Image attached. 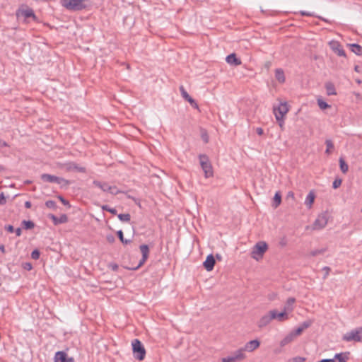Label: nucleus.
<instances>
[{"label":"nucleus","mask_w":362,"mask_h":362,"mask_svg":"<svg viewBox=\"0 0 362 362\" xmlns=\"http://www.w3.org/2000/svg\"><path fill=\"white\" fill-rule=\"evenodd\" d=\"M268 249L269 245L266 242L259 241L252 247L250 257L255 261L260 262Z\"/></svg>","instance_id":"obj_1"},{"label":"nucleus","mask_w":362,"mask_h":362,"mask_svg":"<svg viewBox=\"0 0 362 362\" xmlns=\"http://www.w3.org/2000/svg\"><path fill=\"white\" fill-rule=\"evenodd\" d=\"M279 104L274 105L272 107L273 114L275 118H286L291 106L286 100H279Z\"/></svg>","instance_id":"obj_2"},{"label":"nucleus","mask_w":362,"mask_h":362,"mask_svg":"<svg viewBox=\"0 0 362 362\" xmlns=\"http://www.w3.org/2000/svg\"><path fill=\"white\" fill-rule=\"evenodd\" d=\"M89 4V0H64L63 6L68 10L79 11L84 9Z\"/></svg>","instance_id":"obj_3"},{"label":"nucleus","mask_w":362,"mask_h":362,"mask_svg":"<svg viewBox=\"0 0 362 362\" xmlns=\"http://www.w3.org/2000/svg\"><path fill=\"white\" fill-rule=\"evenodd\" d=\"M293 311V308H284V309L279 312L276 309L270 310L273 320H276L279 322H285L290 318V313Z\"/></svg>","instance_id":"obj_4"},{"label":"nucleus","mask_w":362,"mask_h":362,"mask_svg":"<svg viewBox=\"0 0 362 362\" xmlns=\"http://www.w3.org/2000/svg\"><path fill=\"white\" fill-rule=\"evenodd\" d=\"M342 339L344 341H362V327L352 329L342 336Z\"/></svg>","instance_id":"obj_5"},{"label":"nucleus","mask_w":362,"mask_h":362,"mask_svg":"<svg viewBox=\"0 0 362 362\" xmlns=\"http://www.w3.org/2000/svg\"><path fill=\"white\" fill-rule=\"evenodd\" d=\"M199 159L205 177L209 178L213 177L214 170L209 158L205 155H200Z\"/></svg>","instance_id":"obj_6"},{"label":"nucleus","mask_w":362,"mask_h":362,"mask_svg":"<svg viewBox=\"0 0 362 362\" xmlns=\"http://www.w3.org/2000/svg\"><path fill=\"white\" fill-rule=\"evenodd\" d=\"M132 346L134 357L139 361H142L145 357L146 351L141 342L139 339H134Z\"/></svg>","instance_id":"obj_7"},{"label":"nucleus","mask_w":362,"mask_h":362,"mask_svg":"<svg viewBox=\"0 0 362 362\" xmlns=\"http://www.w3.org/2000/svg\"><path fill=\"white\" fill-rule=\"evenodd\" d=\"M93 183L95 187H99L103 192H107L112 194H117L119 192V190L116 186L110 185L107 182L95 180Z\"/></svg>","instance_id":"obj_8"},{"label":"nucleus","mask_w":362,"mask_h":362,"mask_svg":"<svg viewBox=\"0 0 362 362\" xmlns=\"http://www.w3.org/2000/svg\"><path fill=\"white\" fill-rule=\"evenodd\" d=\"M41 179L46 182H56L62 185H68L69 184V181L65 179L49 174H42Z\"/></svg>","instance_id":"obj_9"},{"label":"nucleus","mask_w":362,"mask_h":362,"mask_svg":"<svg viewBox=\"0 0 362 362\" xmlns=\"http://www.w3.org/2000/svg\"><path fill=\"white\" fill-rule=\"evenodd\" d=\"M331 49L336 53L338 56L345 57V52L341 45L337 40H332L329 42Z\"/></svg>","instance_id":"obj_10"},{"label":"nucleus","mask_w":362,"mask_h":362,"mask_svg":"<svg viewBox=\"0 0 362 362\" xmlns=\"http://www.w3.org/2000/svg\"><path fill=\"white\" fill-rule=\"evenodd\" d=\"M246 357H247V356L245 354V351L243 349V348L242 347V348L236 350L234 352L233 356L227 357V358L228 359V361L230 362H236V361H243V360L245 359Z\"/></svg>","instance_id":"obj_11"},{"label":"nucleus","mask_w":362,"mask_h":362,"mask_svg":"<svg viewBox=\"0 0 362 362\" xmlns=\"http://www.w3.org/2000/svg\"><path fill=\"white\" fill-rule=\"evenodd\" d=\"M260 346V341L258 339H253L247 341L243 347L245 351L253 352L257 350Z\"/></svg>","instance_id":"obj_12"},{"label":"nucleus","mask_w":362,"mask_h":362,"mask_svg":"<svg viewBox=\"0 0 362 362\" xmlns=\"http://www.w3.org/2000/svg\"><path fill=\"white\" fill-rule=\"evenodd\" d=\"M273 320L270 310L262 315L257 322V325L259 328H263L269 325Z\"/></svg>","instance_id":"obj_13"},{"label":"nucleus","mask_w":362,"mask_h":362,"mask_svg":"<svg viewBox=\"0 0 362 362\" xmlns=\"http://www.w3.org/2000/svg\"><path fill=\"white\" fill-rule=\"evenodd\" d=\"M64 169L68 172L85 173L86 168L80 166L75 163H68L64 165Z\"/></svg>","instance_id":"obj_14"},{"label":"nucleus","mask_w":362,"mask_h":362,"mask_svg":"<svg viewBox=\"0 0 362 362\" xmlns=\"http://www.w3.org/2000/svg\"><path fill=\"white\" fill-rule=\"evenodd\" d=\"M54 362H74V358L69 357L64 351H58L55 354Z\"/></svg>","instance_id":"obj_15"},{"label":"nucleus","mask_w":362,"mask_h":362,"mask_svg":"<svg viewBox=\"0 0 362 362\" xmlns=\"http://www.w3.org/2000/svg\"><path fill=\"white\" fill-rule=\"evenodd\" d=\"M216 261L213 255H209L206 257V260L204 262V267L208 271L211 272L213 270Z\"/></svg>","instance_id":"obj_16"},{"label":"nucleus","mask_w":362,"mask_h":362,"mask_svg":"<svg viewBox=\"0 0 362 362\" xmlns=\"http://www.w3.org/2000/svg\"><path fill=\"white\" fill-rule=\"evenodd\" d=\"M311 321L304 322L300 327H298L295 330L291 331V332L292 333V334L294 335L295 338H296L297 337L300 336L302 334L304 329L309 327L311 325Z\"/></svg>","instance_id":"obj_17"},{"label":"nucleus","mask_w":362,"mask_h":362,"mask_svg":"<svg viewBox=\"0 0 362 362\" xmlns=\"http://www.w3.org/2000/svg\"><path fill=\"white\" fill-rule=\"evenodd\" d=\"M140 251L142 254V259L140 261L139 265L144 264L148 257L149 248L146 245H141L140 246Z\"/></svg>","instance_id":"obj_18"},{"label":"nucleus","mask_w":362,"mask_h":362,"mask_svg":"<svg viewBox=\"0 0 362 362\" xmlns=\"http://www.w3.org/2000/svg\"><path fill=\"white\" fill-rule=\"evenodd\" d=\"M295 339L294 335L290 332L279 341V345L281 347H284L293 342Z\"/></svg>","instance_id":"obj_19"},{"label":"nucleus","mask_w":362,"mask_h":362,"mask_svg":"<svg viewBox=\"0 0 362 362\" xmlns=\"http://www.w3.org/2000/svg\"><path fill=\"white\" fill-rule=\"evenodd\" d=\"M182 96L188 101L194 107L198 108V105L196 103V102L189 96V95L187 93V92L185 90L183 86H181L180 88Z\"/></svg>","instance_id":"obj_20"},{"label":"nucleus","mask_w":362,"mask_h":362,"mask_svg":"<svg viewBox=\"0 0 362 362\" xmlns=\"http://www.w3.org/2000/svg\"><path fill=\"white\" fill-rule=\"evenodd\" d=\"M315 199V194L313 191H310L308 194L305 200V204L307 206L308 209H311L313 206V204Z\"/></svg>","instance_id":"obj_21"},{"label":"nucleus","mask_w":362,"mask_h":362,"mask_svg":"<svg viewBox=\"0 0 362 362\" xmlns=\"http://www.w3.org/2000/svg\"><path fill=\"white\" fill-rule=\"evenodd\" d=\"M226 61L229 64L238 66L241 64V60L237 58L236 54L233 53L226 57Z\"/></svg>","instance_id":"obj_22"},{"label":"nucleus","mask_w":362,"mask_h":362,"mask_svg":"<svg viewBox=\"0 0 362 362\" xmlns=\"http://www.w3.org/2000/svg\"><path fill=\"white\" fill-rule=\"evenodd\" d=\"M17 15H21L25 18L34 16L33 11L28 7H21L17 13Z\"/></svg>","instance_id":"obj_23"},{"label":"nucleus","mask_w":362,"mask_h":362,"mask_svg":"<svg viewBox=\"0 0 362 362\" xmlns=\"http://www.w3.org/2000/svg\"><path fill=\"white\" fill-rule=\"evenodd\" d=\"M275 78L280 83H284L286 81L284 72L281 69H277L275 71Z\"/></svg>","instance_id":"obj_24"},{"label":"nucleus","mask_w":362,"mask_h":362,"mask_svg":"<svg viewBox=\"0 0 362 362\" xmlns=\"http://www.w3.org/2000/svg\"><path fill=\"white\" fill-rule=\"evenodd\" d=\"M326 251L325 248H317L310 250L308 252V256L309 257H316L318 255H323Z\"/></svg>","instance_id":"obj_25"},{"label":"nucleus","mask_w":362,"mask_h":362,"mask_svg":"<svg viewBox=\"0 0 362 362\" xmlns=\"http://www.w3.org/2000/svg\"><path fill=\"white\" fill-rule=\"evenodd\" d=\"M349 46L351 48V52H353L356 55L361 56L362 55V47L358 44H349Z\"/></svg>","instance_id":"obj_26"},{"label":"nucleus","mask_w":362,"mask_h":362,"mask_svg":"<svg viewBox=\"0 0 362 362\" xmlns=\"http://www.w3.org/2000/svg\"><path fill=\"white\" fill-rule=\"evenodd\" d=\"M273 206L276 209L281 203V195L280 192H276L273 199Z\"/></svg>","instance_id":"obj_27"},{"label":"nucleus","mask_w":362,"mask_h":362,"mask_svg":"<svg viewBox=\"0 0 362 362\" xmlns=\"http://www.w3.org/2000/svg\"><path fill=\"white\" fill-rule=\"evenodd\" d=\"M348 359V357L345 354L341 353L337 354L334 356L332 360H333L334 362H346Z\"/></svg>","instance_id":"obj_28"},{"label":"nucleus","mask_w":362,"mask_h":362,"mask_svg":"<svg viewBox=\"0 0 362 362\" xmlns=\"http://www.w3.org/2000/svg\"><path fill=\"white\" fill-rule=\"evenodd\" d=\"M50 218L54 221V224L66 223L68 220L67 216L66 215H62L59 218H57L55 216L51 215Z\"/></svg>","instance_id":"obj_29"},{"label":"nucleus","mask_w":362,"mask_h":362,"mask_svg":"<svg viewBox=\"0 0 362 362\" xmlns=\"http://www.w3.org/2000/svg\"><path fill=\"white\" fill-rule=\"evenodd\" d=\"M325 88H326L327 94L328 95H337V92H336L334 86L333 84L327 83V84H326Z\"/></svg>","instance_id":"obj_30"},{"label":"nucleus","mask_w":362,"mask_h":362,"mask_svg":"<svg viewBox=\"0 0 362 362\" xmlns=\"http://www.w3.org/2000/svg\"><path fill=\"white\" fill-rule=\"evenodd\" d=\"M339 165H340V170L343 173H346L349 170V166L347 163L345 162L344 159L342 158H339Z\"/></svg>","instance_id":"obj_31"},{"label":"nucleus","mask_w":362,"mask_h":362,"mask_svg":"<svg viewBox=\"0 0 362 362\" xmlns=\"http://www.w3.org/2000/svg\"><path fill=\"white\" fill-rule=\"evenodd\" d=\"M317 102L319 107L322 110L330 107V105L324 101L321 98H318L317 99Z\"/></svg>","instance_id":"obj_32"},{"label":"nucleus","mask_w":362,"mask_h":362,"mask_svg":"<svg viewBox=\"0 0 362 362\" xmlns=\"http://www.w3.org/2000/svg\"><path fill=\"white\" fill-rule=\"evenodd\" d=\"M327 149L325 152L328 154L331 153L334 149V145L330 140H327L325 142Z\"/></svg>","instance_id":"obj_33"},{"label":"nucleus","mask_w":362,"mask_h":362,"mask_svg":"<svg viewBox=\"0 0 362 362\" xmlns=\"http://www.w3.org/2000/svg\"><path fill=\"white\" fill-rule=\"evenodd\" d=\"M295 302H296V299L294 298H293V297L288 298L286 300V306L284 308H293V304L295 303Z\"/></svg>","instance_id":"obj_34"},{"label":"nucleus","mask_w":362,"mask_h":362,"mask_svg":"<svg viewBox=\"0 0 362 362\" xmlns=\"http://www.w3.org/2000/svg\"><path fill=\"white\" fill-rule=\"evenodd\" d=\"M118 218L122 221L128 222L130 221V215L129 214H122L118 215Z\"/></svg>","instance_id":"obj_35"},{"label":"nucleus","mask_w":362,"mask_h":362,"mask_svg":"<svg viewBox=\"0 0 362 362\" xmlns=\"http://www.w3.org/2000/svg\"><path fill=\"white\" fill-rule=\"evenodd\" d=\"M23 226L25 229H31L34 227V223L30 221H23Z\"/></svg>","instance_id":"obj_36"},{"label":"nucleus","mask_w":362,"mask_h":362,"mask_svg":"<svg viewBox=\"0 0 362 362\" xmlns=\"http://www.w3.org/2000/svg\"><path fill=\"white\" fill-rule=\"evenodd\" d=\"M117 233V235H118L119 240L122 241V243L127 244V243H130V240H126L124 238L123 232L122 230H118Z\"/></svg>","instance_id":"obj_37"},{"label":"nucleus","mask_w":362,"mask_h":362,"mask_svg":"<svg viewBox=\"0 0 362 362\" xmlns=\"http://www.w3.org/2000/svg\"><path fill=\"white\" fill-rule=\"evenodd\" d=\"M276 122H278L280 128L283 130L284 128V123L286 118H275Z\"/></svg>","instance_id":"obj_38"},{"label":"nucleus","mask_w":362,"mask_h":362,"mask_svg":"<svg viewBox=\"0 0 362 362\" xmlns=\"http://www.w3.org/2000/svg\"><path fill=\"white\" fill-rule=\"evenodd\" d=\"M342 180L341 179H335L333 182L332 186L334 189H337L341 185Z\"/></svg>","instance_id":"obj_39"},{"label":"nucleus","mask_w":362,"mask_h":362,"mask_svg":"<svg viewBox=\"0 0 362 362\" xmlns=\"http://www.w3.org/2000/svg\"><path fill=\"white\" fill-rule=\"evenodd\" d=\"M305 358L300 356H296L289 360V362H304Z\"/></svg>","instance_id":"obj_40"},{"label":"nucleus","mask_w":362,"mask_h":362,"mask_svg":"<svg viewBox=\"0 0 362 362\" xmlns=\"http://www.w3.org/2000/svg\"><path fill=\"white\" fill-rule=\"evenodd\" d=\"M102 209L103 210H105V211H107L110 212L111 214H112L114 215H115L117 214V211L115 209L109 208L107 205H103L102 206Z\"/></svg>","instance_id":"obj_41"},{"label":"nucleus","mask_w":362,"mask_h":362,"mask_svg":"<svg viewBox=\"0 0 362 362\" xmlns=\"http://www.w3.org/2000/svg\"><path fill=\"white\" fill-rule=\"evenodd\" d=\"M31 257L34 259H37L40 257V252L37 250H35L31 253Z\"/></svg>","instance_id":"obj_42"},{"label":"nucleus","mask_w":362,"mask_h":362,"mask_svg":"<svg viewBox=\"0 0 362 362\" xmlns=\"http://www.w3.org/2000/svg\"><path fill=\"white\" fill-rule=\"evenodd\" d=\"M22 267L24 269L30 271L33 269V266L30 262H25L22 264Z\"/></svg>","instance_id":"obj_43"},{"label":"nucleus","mask_w":362,"mask_h":362,"mask_svg":"<svg viewBox=\"0 0 362 362\" xmlns=\"http://www.w3.org/2000/svg\"><path fill=\"white\" fill-rule=\"evenodd\" d=\"M300 14L301 16H314V13L312 12H307L304 11H300Z\"/></svg>","instance_id":"obj_44"},{"label":"nucleus","mask_w":362,"mask_h":362,"mask_svg":"<svg viewBox=\"0 0 362 362\" xmlns=\"http://www.w3.org/2000/svg\"><path fill=\"white\" fill-rule=\"evenodd\" d=\"M6 202V199L3 193L0 194V205H3Z\"/></svg>","instance_id":"obj_45"},{"label":"nucleus","mask_w":362,"mask_h":362,"mask_svg":"<svg viewBox=\"0 0 362 362\" xmlns=\"http://www.w3.org/2000/svg\"><path fill=\"white\" fill-rule=\"evenodd\" d=\"M45 204L49 208L55 207V203L53 201H47V202H46Z\"/></svg>","instance_id":"obj_46"},{"label":"nucleus","mask_w":362,"mask_h":362,"mask_svg":"<svg viewBox=\"0 0 362 362\" xmlns=\"http://www.w3.org/2000/svg\"><path fill=\"white\" fill-rule=\"evenodd\" d=\"M106 239L110 243H113L115 242V237L112 235H107Z\"/></svg>","instance_id":"obj_47"},{"label":"nucleus","mask_w":362,"mask_h":362,"mask_svg":"<svg viewBox=\"0 0 362 362\" xmlns=\"http://www.w3.org/2000/svg\"><path fill=\"white\" fill-rule=\"evenodd\" d=\"M59 199L64 205L69 204V202L66 200H65L63 197H59Z\"/></svg>","instance_id":"obj_48"},{"label":"nucleus","mask_w":362,"mask_h":362,"mask_svg":"<svg viewBox=\"0 0 362 362\" xmlns=\"http://www.w3.org/2000/svg\"><path fill=\"white\" fill-rule=\"evenodd\" d=\"M257 133L259 134V135H262L263 133H264V131L262 128L259 127L256 130Z\"/></svg>","instance_id":"obj_49"},{"label":"nucleus","mask_w":362,"mask_h":362,"mask_svg":"<svg viewBox=\"0 0 362 362\" xmlns=\"http://www.w3.org/2000/svg\"><path fill=\"white\" fill-rule=\"evenodd\" d=\"M6 230L10 233H13L14 231V228L12 226H8L6 227Z\"/></svg>","instance_id":"obj_50"},{"label":"nucleus","mask_w":362,"mask_h":362,"mask_svg":"<svg viewBox=\"0 0 362 362\" xmlns=\"http://www.w3.org/2000/svg\"><path fill=\"white\" fill-rule=\"evenodd\" d=\"M0 251L2 253H5L6 252L5 247H4V245H0Z\"/></svg>","instance_id":"obj_51"},{"label":"nucleus","mask_w":362,"mask_h":362,"mask_svg":"<svg viewBox=\"0 0 362 362\" xmlns=\"http://www.w3.org/2000/svg\"><path fill=\"white\" fill-rule=\"evenodd\" d=\"M317 362H334L332 359H322L321 361H319Z\"/></svg>","instance_id":"obj_52"},{"label":"nucleus","mask_w":362,"mask_h":362,"mask_svg":"<svg viewBox=\"0 0 362 362\" xmlns=\"http://www.w3.org/2000/svg\"><path fill=\"white\" fill-rule=\"evenodd\" d=\"M16 235L17 236H20L21 235V228H18L16 230Z\"/></svg>","instance_id":"obj_53"},{"label":"nucleus","mask_w":362,"mask_h":362,"mask_svg":"<svg viewBox=\"0 0 362 362\" xmlns=\"http://www.w3.org/2000/svg\"><path fill=\"white\" fill-rule=\"evenodd\" d=\"M25 207H26V208H30V206H31V204H30V202H26L25 203Z\"/></svg>","instance_id":"obj_54"},{"label":"nucleus","mask_w":362,"mask_h":362,"mask_svg":"<svg viewBox=\"0 0 362 362\" xmlns=\"http://www.w3.org/2000/svg\"><path fill=\"white\" fill-rule=\"evenodd\" d=\"M288 196L289 197L293 198V199L294 198V194H293V192H289L288 193Z\"/></svg>","instance_id":"obj_55"},{"label":"nucleus","mask_w":362,"mask_h":362,"mask_svg":"<svg viewBox=\"0 0 362 362\" xmlns=\"http://www.w3.org/2000/svg\"><path fill=\"white\" fill-rule=\"evenodd\" d=\"M320 219L317 218L315 222V227H317V226L320 224Z\"/></svg>","instance_id":"obj_56"},{"label":"nucleus","mask_w":362,"mask_h":362,"mask_svg":"<svg viewBox=\"0 0 362 362\" xmlns=\"http://www.w3.org/2000/svg\"><path fill=\"white\" fill-rule=\"evenodd\" d=\"M216 257H217V259H221V256L220 255H217Z\"/></svg>","instance_id":"obj_57"},{"label":"nucleus","mask_w":362,"mask_h":362,"mask_svg":"<svg viewBox=\"0 0 362 362\" xmlns=\"http://www.w3.org/2000/svg\"><path fill=\"white\" fill-rule=\"evenodd\" d=\"M325 223H324L323 224H322V225L320 226V227H324V226H325Z\"/></svg>","instance_id":"obj_58"},{"label":"nucleus","mask_w":362,"mask_h":362,"mask_svg":"<svg viewBox=\"0 0 362 362\" xmlns=\"http://www.w3.org/2000/svg\"><path fill=\"white\" fill-rule=\"evenodd\" d=\"M64 0H61V4L63 6Z\"/></svg>","instance_id":"obj_59"},{"label":"nucleus","mask_w":362,"mask_h":362,"mask_svg":"<svg viewBox=\"0 0 362 362\" xmlns=\"http://www.w3.org/2000/svg\"><path fill=\"white\" fill-rule=\"evenodd\" d=\"M355 70H356V71H358V66H356V67H355Z\"/></svg>","instance_id":"obj_60"},{"label":"nucleus","mask_w":362,"mask_h":362,"mask_svg":"<svg viewBox=\"0 0 362 362\" xmlns=\"http://www.w3.org/2000/svg\"><path fill=\"white\" fill-rule=\"evenodd\" d=\"M289 362V361H288Z\"/></svg>","instance_id":"obj_61"}]
</instances>
